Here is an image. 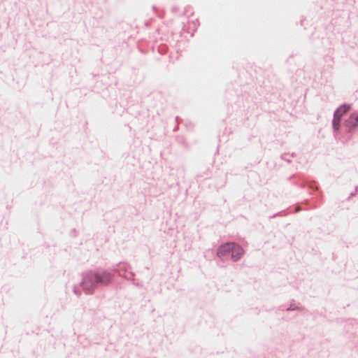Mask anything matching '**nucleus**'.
<instances>
[{
	"label": "nucleus",
	"instance_id": "f257e3e1",
	"mask_svg": "<svg viewBox=\"0 0 358 358\" xmlns=\"http://www.w3.org/2000/svg\"><path fill=\"white\" fill-rule=\"evenodd\" d=\"M112 275L106 270L90 271L83 275L80 287L86 294H92L94 291L110 282Z\"/></svg>",
	"mask_w": 358,
	"mask_h": 358
},
{
	"label": "nucleus",
	"instance_id": "f03ea898",
	"mask_svg": "<svg viewBox=\"0 0 358 358\" xmlns=\"http://www.w3.org/2000/svg\"><path fill=\"white\" fill-rule=\"evenodd\" d=\"M236 249L241 251V246L234 243H227L221 245L217 251V256L220 257H230L231 252L233 249Z\"/></svg>",
	"mask_w": 358,
	"mask_h": 358
},
{
	"label": "nucleus",
	"instance_id": "7ed1b4c3",
	"mask_svg": "<svg viewBox=\"0 0 358 358\" xmlns=\"http://www.w3.org/2000/svg\"><path fill=\"white\" fill-rule=\"evenodd\" d=\"M346 127L350 131L358 125V113L351 114L345 122Z\"/></svg>",
	"mask_w": 358,
	"mask_h": 358
},
{
	"label": "nucleus",
	"instance_id": "20e7f679",
	"mask_svg": "<svg viewBox=\"0 0 358 358\" xmlns=\"http://www.w3.org/2000/svg\"><path fill=\"white\" fill-rule=\"evenodd\" d=\"M339 113H340V110H336L334 114L332 126L335 131H338L339 129L340 120H341V117H339V116H338Z\"/></svg>",
	"mask_w": 358,
	"mask_h": 358
},
{
	"label": "nucleus",
	"instance_id": "39448f33",
	"mask_svg": "<svg viewBox=\"0 0 358 358\" xmlns=\"http://www.w3.org/2000/svg\"><path fill=\"white\" fill-rule=\"evenodd\" d=\"M243 254V250L242 249L241 247L240 252L238 251V250L234 248V249H233V250L231 252L230 257L233 261L236 262L241 257Z\"/></svg>",
	"mask_w": 358,
	"mask_h": 358
},
{
	"label": "nucleus",
	"instance_id": "423d86ee",
	"mask_svg": "<svg viewBox=\"0 0 358 358\" xmlns=\"http://www.w3.org/2000/svg\"><path fill=\"white\" fill-rule=\"evenodd\" d=\"M350 107L349 105L343 104V105L341 106L338 108H337V110H340V113H338L339 117L341 118L343 115L345 114V113H347L350 110Z\"/></svg>",
	"mask_w": 358,
	"mask_h": 358
},
{
	"label": "nucleus",
	"instance_id": "0eeeda50",
	"mask_svg": "<svg viewBox=\"0 0 358 358\" xmlns=\"http://www.w3.org/2000/svg\"><path fill=\"white\" fill-rule=\"evenodd\" d=\"M73 292L77 294V291H76V287H74V289H73Z\"/></svg>",
	"mask_w": 358,
	"mask_h": 358
}]
</instances>
